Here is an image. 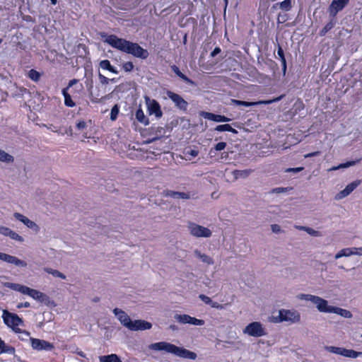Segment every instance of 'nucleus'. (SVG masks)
<instances>
[{"instance_id":"obj_38","label":"nucleus","mask_w":362,"mask_h":362,"mask_svg":"<svg viewBox=\"0 0 362 362\" xmlns=\"http://www.w3.org/2000/svg\"><path fill=\"white\" fill-rule=\"evenodd\" d=\"M326 349L329 352L332 353V354H335L343 356L344 355L345 348H344V347H337V346H327Z\"/></svg>"},{"instance_id":"obj_8","label":"nucleus","mask_w":362,"mask_h":362,"mask_svg":"<svg viewBox=\"0 0 362 362\" xmlns=\"http://www.w3.org/2000/svg\"><path fill=\"white\" fill-rule=\"evenodd\" d=\"M283 97H284V95H280V96H279L277 98H274L272 100H259V101H257V102H248V101H243V100L232 99L231 100V103L233 105H237V106H244V107H249L257 106V105H262V104L269 105V104H272L273 103L279 102V100H281L283 98Z\"/></svg>"},{"instance_id":"obj_36","label":"nucleus","mask_w":362,"mask_h":362,"mask_svg":"<svg viewBox=\"0 0 362 362\" xmlns=\"http://www.w3.org/2000/svg\"><path fill=\"white\" fill-rule=\"evenodd\" d=\"M344 356L351 358L362 357V351H356L353 349H345Z\"/></svg>"},{"instance_id":"obj_53","label":"nucleus","mask_w":362,"mask_h":362,"mask_svg":"<svg viewBox=\"0 0 362 362\" xmlns=\"http://www.w3.org/2000/svg\"><path fill=\"white\" fill-rule=\"evenodd\" d=\"M98 78H99L100 82L103 85H107L110 82V78L105 77V76L101 74L100 72L98 73Z\"/></svg>"},{"instance_id":"obj_62","label":"nucleus","mask_w":362,"mask_h":362,"mask_svg":"<svg viewBox=\"0 0 362 362\" xmlns=\"http://www.w3.org/2000/svg\"><path fill=\"white\" fill-rule=\"evenodd\" d=\"M86 127V123L84 121H79L78 123H76V128L78 130H83Z\"/></svg>"},{"instance_id":"obj_34","label":"nucleus","mask_w":362,"mask_h":362,"mask_svg":"<svg viewBox=\"0 0 362 362\" xmlns=\"http://www.w3.org/2000/svg\"><path fill=\"white\" fill-rule=\"evenodd\" d=\"M39 302L47 305V306H56V303L53 300H52L47 294L42 293L38 299Z\"/></svg>"},{"instance_id":"obj_20","label":"nucleus","mask_w":362,"mask_h":362,"mask_svg":"<svg viewBox=\"0 0 362 362\" xmlns=\"http://www.w3.org/2000/svg\"><path fill=\"white\" fill-rule=\"evenodd\" d=\"M162 194L163 197H171L174 199H189L191 198L189 192H176L170 189L163 190Z\"/></svg>"},{"instance_id":"obj_60","label":"nucleus","mask_w":362,"mask_h":362,"mask_svg":"<svg viewBox=\"0 0 362 362\" xmlns=\"http://www.w3.org/2000/svg\"><path fill=\"white\" fill-rule=\"evenodd\" d=\"M10 228L0 225V234L7 236Z\"/></svg>"},{"instance_id":"obj_64","label":"nucleus","mask_w":362,"mask_h":362,"mask_svg":"<svg viewBox=\"0 0 362 362\" xmlns=\"http://www.w3.org/2000/svg\"><path fill=\"white\" fill-rule=\"evenodd\" d=\"M13 330L16 332V333H23L25 334L26 336H29L30 335V333L25 330H22L20 328H18L16 327H13V328H12Z\"/></svg>"},{"instance_id":"obj_10","label":"nucleus","mask_w":362,"mask_h":362,"mask_svg":"<svg viewBox=\"0 0 362 362\" xmlns=\"http://www.w3.org/2000/svg\"><path fill=\"white\" fill-rule=\"evenodd\" d=\"M30 340L31 346L35 350L51 351L54 349V346L52 343L44 339L30 337Z\"/></svg>"},{"instance_id":"obj_25","label":"nucleus","mask_w":362,"mask_h":362,"mask_svg":"<svg viewBox=\"0 0 362 362\" xmlns=\"http://www.w3.org/2000/svg\"><path fill=\"white\" fill-rule=\"evenodd\" d=\"M4 286L13 291H18L23 294L25 293L28 286L16 283L6 282Z\"/></svg>"},{"instance_id":"obj_4","label":"nucleus","mask_w":362,"mask_h":362,"mask_svg":"<svg viewBox=\"0 0 362 362\" xmlns=\"http://www.w3.org/2000/svg\"><path fill=\"white\" fill-rule=\"evenodd\" d=\"M300 315L297 310L281 309L279 311V315L275 317L274 322H288L290 324L300 322Z\"/></svg>"},{"instance_id":"obj_11","label":"nucleus","mask_w":362,"mask_h":362,"mask_svg":"<svg viewBox=\"0 0 362 362\" xmlns=\"http://www.w3.org/2000/svg\"><path fill=\"white\" fill-rule=\"evenodd\" d=\"M166 95L174 103L177 108L184 112L187 110L189 104L181 95L171 90H167Z\"/></svg>"},{"instance_id":"obj_52","label":"nucleus","mask_w":362,"mask_h":362,"mask_svg":"<svg viewBox=\"0 0 362 362\" xmlns=\"http://www.w3.org/2000/svg\"><path fill=\"white\" fill-rule=\"evenodd\" d=\"M227 144L224 141L218 142L214 146V149L216 151H220L223 150L226 147Z\"/></svg>"},{"instance_id":"obj_37","label":"nucleus","mask_w":362,"mask_h":362,"mask_svg":"<svg viewBox=\"0 0 362 362\" xmlns=\"http://www.w3.org/2000/svg\"><path fill=\"white\" fill-rule=\"evenodd\" d=\"M179 119L180 118L177 117L172 119L170 122L167 123L165 127L166 131L171 132L174 127H177L179 124ZM180 119L184 121L185 117H181Z\"/></svg>"},{"instance_id":"obj_15","label":"nucleus","mask_w":362,"mask_h":362,"mask_svg":"<svg viewBox=\"0 0 362 362\" xmlns=\"http://www.w3.org/2000/svg\"><path fill=\"white\" fill-rule=\"evenodd\" d=\"M148 132L149 135H154V136H153L152 138H149L146 141V144H151L157 140L160 139L163 136V135L165 134L166 129L165 127H151L148 129Z\"/></svg>"},{"instance_id":"obj_31","label":"nucleus","mask_w":362,"mask_h":362,"mask_svg":"<svg viewBox=\"0 0 362 362\" xmlns=\"http://www.w3.org/2000/svg\"><path fill=\"white\" fill-rule=\"evenodd\" d=\"M99 66L101 69L104 70H107L113 74L118 73L117 69L111 65L110 62L108 59H104L100 61Z\"/></svg>"},{"instance_id":"obj_12","label":"nucleus","mask_w":362,"mask_h":362,"mask_svg":"<svg viewBox=\"0 0 362 362\" xmlns=\"http://www.w3.org/2000/svg\"><path fill=\"white\" fill-rule=\"evenodd\" d=\"M175 319L181 324H190L197 326H202L205 322L203 320L197 319L187 314H176Z\"/></svg>"},{"instance_id":"obj_1","label":"nucleus","mask_w":362,"mask_h":362,"mask_svg":"<svg viewBox=\"0 0 362 362\" xmlns=\"http://www.w3.org/2000/svg\"><path fill=\"white\" fill-rule=\"evenodd\" d=\"M101 37L104 38V42L112 47L121 52L132 54L135 57L146 59L148 57L149 53L147 49L141 47L138 43L120 38L115 35L102 33Z\"/></svg>"},{"instance_id":"obj_58","label":"nucleus","mask_w":362,"mask_h":362,"mask_svg":"<svg viewBox=\"0 0 362 362\" xmlns=\"http://www.w3.org/2000/svg\"><path fill=\"white\" fill-rule=\"evenodd\" d=\"M271 229L274 233H279L281 231V226L278 224H272Z\"/></svg>"},{"instance_id":"obj_2","label":"nucleus","mask_w":362,"mask_h":362,"mask_svg":"<svg viewBox=\"0 0 362 362\" xmlns=\"http://www.w3.org/2000/svg\"><path fill=\"white\" fill-rule=\"evenodd\" d=\"M148 349L154 351H163L185 359L196 360L197 358L195 352L167 341L151 344L148 345Z\"/></svg>"},{"instance_id":"obj_57","label":"nucleus","mask_w":362,"mask_h":362,"mask_svg":"<svg viewBox=\"0 0 362 362\" xmlns=\"http://www.w3.org/2000/svg\"><path fill=\"white\" fill-rule=\"evenodd\" d=\"M330 310L329 313H335V314L341 315L343 308L332 305L331 310Z\"/></svg>"},{"instance_id":"obj_46","label":"nucleus","mask_w":362,"mask_h":362,"mask_svg":"<svg viewBox=\"0 0 362 362\" xmlns=\"http://www.w3.org/2000/svg\"><path fill=\"white\" fill-rule=\"evenodd\" d=\"M230 129H231V125H230L228 124L217 125L214 129L215 131L220 132H228V130H230Z\"/></svg>"},{"instance_id":"obj_27","label":"nucleus","mask_w":362,"mask_h":362,"mask_svg":"<svg viewBox=\"0 0 362 362\" xmlns=\"http://www.w3.org/2000/svg\"><path fill=\"white\" fill-rule=\"evenodd\" d=\"M62 93L64 98V105L69 107H73L76 103L73 101L71 95L68 92V88H64L62 90Z\"/></svg>"},{"instance_id":"obj_6","label":"nucleus","mask_w":362,"mask_h":362,"mask_svg":"<svg viewBox=\"0 0 362 362\" xmlns=\"http://www.w3.org/2000/svg\"><path fill=\"white\" fill-rule=\"evenodd\" d=\"M2 318L4 324L11 328H13V327H18L23 324V319L17 314L10 313L6 310L3 311Z\"/></svg>"},{"instance_id":"obj_29","label":"nucleus","mask_w":362,"mask_h":362,"mask_svg":"<svg viewBox=\"0 0 362 362\" xmlns=\"http://www.w3.org/2000/svg\"><path fill=\"white\" fill-rule=\"evenodd\" d=\"M253 170L252 169H245V170H235L233 171V175L235 179L238 178H246L247 177L252 173Z\"/></svg>"},{"instance_id":"obj_16","label":"nucleus","mask_w":362,"mask_h":362,"mask_svg":"<svg viewBox=\"0 0 362 362\" xmlns=\"http://www.w3.org/2000/svg\"><path fill=\"white\" fill-rule=\"evenodd\" d=\"M113 313L124 327L129 328L132 320L124 311L116 308L113 310Z\"/></svg>"},{"instance_id":"obj_22","label":"nucleus","mask_w":362,"mask_h":362,"mask_svg":"<svg viewBox=\"0 0 362 362\" xmlns=\"http://www.w3.org/2000/svg\"><path fill=\"white\" fill-rule=\"evenodd\" d=\"M277 55L281 62L283 76H285L287 70V63L285 57L284 51L279 44H278Z\"/></svg>"},{"instance_id":"obj_56","label":"nucleus","mask_w":362,"mask_h":362,"mask_svg":"<svg viewBox=\"0 0 362 362\" xmlns=\"http://www.w3.org/2000/svg\"><path fill=\"white\" fill-rule=\"evenodd\" d=\"M286 21H287V15L286 14H281V13H279L278 18H277L278 24L284 23Z\"/></svg>"},{"instance_id":"obj_3","label":"nucleus","mask_w":362,"mask_h":362,"mask_svg":"<svg viewBox=\"0 0 362 362\" xmlns=\"http://www.w3.org/2000/svg\"><path fill=\"white\" fill-rule=\"evenodd\" d=\"M298 297L300 300L312 302L316 305V308L321 313H329L330 312L332 305H329L327 300L321 297L305 293H300Z\"/></svg>"},{"instance_id":"obj_39","label":"nucleus","mask_w":362,"mask_h":362,"mask_svg":"<svg viewBox=\"0 0 362 362\" xmlns=\"http://www.w3.org/2000/svg\"><path fill=\"white\" fill-rule=\"evenodd\" d=\"M41 293L42 292L40 291L28 287L25 294L30 296L36 300H38Z\"/></svg>"},{"instance_id":"obj_26","label":"nucleus","mask_w":362,"mask_h":362,"mask_svg":"<svg viewBox=\"0 0 362 362\" xmlns=\"http://www.w3.org/2000/svg\"><path fill=\"white\" fill-rule=\"evenodd\" d=\"M194 253L196 255V257H197L198 258H199L202 260V262L206 263L207 264H209V265L214 264V261L213 258L206 254H202L200 252V250L196 249L194 251Z\"/></svg>"},{"instance_id":"obj_49","label":"nucleus","mask_w":362,"mask_h":362,"mask_svg":"<svg viewBox=\"0 0 362 362\" xmlns=\"http://www.w3.org/2000/svg\"><path fill=\"white\" fill-rule=\"evenodd\" d=\"M134 64L132 62H127L122 64V69L126 72H130L134 69Z\"/></svg>"},{"instance_id":"obj_35","label":"nucleus","mask_w":362,"mask_h":362,"mask_svg":"<svg viewBox=\"0 0 362 362\" xmlns=\"http://www.w3.org/2000/svg\"><path fill=\"white\" fill-rule=\"evenodd\" d=\"M353 250L354 248L351 247H346V248H344L341 250H339L334 256V258L336 259H339L341 257H349L351 255H354V252H353Z\"/></svg>"},{"instance_id":"obj_54","label":"nucleus","mask_w":362,"mask_h":362,"mask_svg":"<svg viewBox=\"0 0 362 362\" xmlns=\"http://www.w3.org/2000/svg\"><path fill=\"white\" fill-rule=\"evenodd\" d=\"M288 191V189L287 187H276V188L272 189L271 192L279 194V193L286 192Z\"/></svg>"},{"instance_id":"obj_48","label":"nucleus","mask_w":362,"mask_h":362,"mask_svg":"<svg viewBox=\"0 0 362 362\" xmlns=\"http://www.w3.org/2000/svg\"><path fill=\"white\" fill-rule=\"evenodd\" d=\"M359 160H350V161H347L346 163H341L339 165V168H349V167H351V166H353L354 165H356L357 163H358Z\"/></svg>"},{"instance_id":"obj_7","label":"nucleus","mask_w":362,"mask_h":362,"mask_svg":"<svg viewBox=\"0 0 362 362\" xmlns=\"http://www.w3.org/2000/svg\"><path fill=\"white\" fill-rule=\"evenodd\" d=\"M244 332L254 337H259L266 335L267 332L259 322H253L248 324L244 329Z\"/></svg>"},{"instance_id":"obj_9","label":"nucleus","mask_w":362,"mask_h":362,"mask_svg":"<svg viewBox=\"0 0 362 362\" xmlns=\"http://www.w3.org/2000/svg\"><path fill=\"white\" fill-rule=\"evenodd\" d=\"M147 110L149 115H154L156 118L159 119L163 116L159 103L155 99H150L148 97L145 98Z\"/></svg>"},{"instance_id":"obj_43","label":"nucleus","mask_w":362,"mask_h":362,"mask_svg":"<svg viewBox=\"0 0 362 362\" xmlns=\"http://www.w3.org/2000/svg\"><path fill=\"white\" fill-rule=\"evenodd\" d=\"M45 272L47 273H48V274H52L54 277H58V278H60L62 279H66V276L63 273L60 272L58 270L53 269H51V268H46L45 269Z\"/></svg>"},{"instance_id":"obj_41","label":"nucleus","mask_w":362,"mask_h":362,"mask_svg":"<svg viewBox=\"0 0 362 362\" xmlns=\"http://www.w3.org/2000/svg\"><path fill=\"white\" fill-rule=\"evenodd\" d=\"M28 76L32 81H33L35 82H37L40 79L41 74L35 69H30L28 73Z\"/></svg>"},{"instance_id":"obj_59","label":"nucleus","mask_w":362,"mask_h":362,"mask_svg":"<svg viewBox=\"0 0 362 362\" xmlns=\"http://www.w3.org/2000/svg\"><path fill=\"white\" fill-rule=\"evenodd\" d=\"M341 316L345 318H351L353 315L351 313V311L346 309H343Z\"/></svg>"},{"instance_id":"obj_21","label":"nucleus","mask_w":362,"mask_h":362,"mask_svg":"<svg viewBox=\"0 0 362 362\" xmlns=\"http://www.w3.org/2000/svg\"><path fill=\"white\" fill-rule=\"evenodd\" d=\"M361 182V180H356L346 186V187L337 195L338 199H342L349 195Z\"/></svg>"},{"instance_id":"obj_19","label":"nucleus","mask_w":362,"mask_h":362,"mask_svg":"<svg viewBox=\"0 0 362 362\" xmlns=\"http://www.w3.org/2000/svg\"><path fill=\"white\" fill-rule=\"evenodd\" d=\"M152 327V324L144 320H132L129 328L132 331L146 330Z\"/></svg>"},{"instance_id":"obj_44","label":"nucleus","mask_w":362,"mask_h":362,"mask_svg":"<svg viewBox=\"0 0 362 362\" xmlns=\"http://www.w3.org/2000/svg\"><path fill=\"white\" fill-rule=\"evenodd\" d=\"M119 107L117 104H115L111 109L110 118L112 121H115L117 119V116L119 115Z\"/></svg>"},{"instance_id":"obj_14","label":"nucleus","mask_w":362,"mask_h":362,"mask_svg":"<svg viewBox=\"0 0 362 362\" xmlns=\"http://www.w3.org/2000/svg\"><path fill=\"white\" fill-rule=\"evenodd\" d=\"M0 259L5 262L14 264L18 267H26L28 266L25 261L6 253L0 252Z\"/></svg>"},{"instance_id":"obj_33","label":"nucleus","mask_w":362,"mask_h":362,"mask_svg":"<svg viewBox=\"0 0 362 362\" xmlns=\"http://www.w3.org/2000/svg\"><path fill=\"white\" fill-rule=\"evenodd\" d=\"M0 161L5 163H13L14 157L0 148Z\"/></svg>"},{"instance_id":"obj_28","label":"nucleus","mask_w":362,"mask_h":362,"mask_svg":"<svg viewBox=\"0 0 362 362\" xmlns=\"http://www.w3.org/2000/svg\"><path fill=\"white\" fill-rule=\"evenodd\" d=\"M99 361L100 362H122L120 357L115 354L100 356Z\"/></svg>"},{"instance_id":"obj_55","label":"nucleus","mask_w":362,"mask_h":362,"mask_svg":"<svg viewBox=\"0 0 362 362\" xmlns=\"http://www.w3.org/2000/svg\"><path fill=\"white\" fill-rule=\"evenodd\" d=\"M304 168L303 167H298V168H289L286 169V173H298L301 172Z\"/></svg>"},{"instance_id":"obj_63","label":"nucleus","mask_w":362,"mask_h":362,"mask_svg":"<svg viewBox=\"0 0 362 362\" xmlns=\"http://www.w3.org/2000/svg\"><path fill=\"white\" fill-rule=\"evenodd\" d=\"M221 52V49L219 47H216L214 50L211 52L210 56L211 57H216L217 54H218Z\"/></svg>"},{"instance_id":"obj_17","label":"nucleus","mask_w":362,"mask_h":362,"mask_svg":"<svg viewBox=\"0 0 362 362\" xmlns=\"http://www.w3.org/2000/svg\"><path fill=\"white\" fill-rule=\"evenodd\" d=\"M13 216L19 221L22 222L23 224H25L28 228L32 229L35 233H37L40 230L39 226L35 223L34 221L30 220L28 218L25 216L24 215L15 212L13 214Z\"/></svg>"},{"instance_id":"obj_23","label":"nucleus","mask_w":362,"mask_h":362,"mask_svg":"<svg viewBox=\"0 0 362 362\" xmlns=\"http://www.w3.org/2000/svg\"><path fill=\"white\" fill-rule=\"evenodd\" d=\"M337 23L336 17L329 16V21L325 25V27L320 31L319 35L320 36H325L327 32L331 30Z\"/></svg>"},{"instance_id":"obj_51","label":"nucleus","mask_w":362,"mask_h":362,"mask_svg":"<svg viewBox=\"0 0 362 362\" xmlns=\"http://www.w3.org/2000/svg\"><path fill=\"white\" fill-rule=\"evenodd\" d=\"M306 233L313 237H319L321 235V233L320 231L315 230L313 228H310V227H308V228L306 229Z\"/></svg>"},{"instance_id":"obj_61","label":"nucleus","mask_w":362,"mask_h":362,"mask_svg":"<svg viewBox=\"0 0 362 362\" xmlns=\"http://www.w3.org/2000/svg\"><path fill=\"white\" fill-rule=\"evenodd\" d=\"M211 306L214 308H216L218 310H223L225 308V305L220 304L218 302H215V301H213Z\"/></svg>"},{"instance_id":"obj_45","label":"nucleus","mask_w":362,"mask_h":362,"mask_svg":"<svg viewBox=\"0 0 362 362\" xmlns=\"http://www.w3.org/2000/svg\"><path fill=\"white\" fill-rule=\"evenodd\" d=\"M7 236H8L12 240H15L18 242H23L24 240V239L22 236L19 235L18 233H16L15 231L11 230V229L8 231V234Z\"/></svg>"},{"instance_id":"obj_13","label":"nucleus","mask_w":362,"mask_h":362,"mask_svg":"<svg viewBox=\"0 0 362 362\" xmlns=\"http://www.w3.org/2000/svg\"><path fill=\"white\" fill-rule=\"evenodd\" d=\"M349 2V0H332L328 8L329 16L336 17L338 12L342 11Z\"/></svg>"},{"instance_id":"obj_42","label":"nucleus","mask_w":362,"mask_h":362,"mask_svg":"<svg viewBox=\"0 0 362 362\" xmlns=\"http://www.w3.org/2000/svg\"><path fill=\"white\" fill-rule=\"evenodd\" d=\"M131 88V83L126 82L117 86L115 90L119 93H124Z\"/></svg>"},{"instance_id":"obj_40","label":"nucleus","mask_w":362,"mask_h":362,"mask_svg":"<svg viewBox=\"0 0 362 362\" xmlns=\"http://www.w3.org/2000/svg\"><path fill=\"white\" fill-rule=\"evenodd\" d=\"M279 8L284 11H288L292 8L291 0H284L281 2H278Z\"/></svg>"},{"instance_id":"obj_30","label":"nucleus","mask_w":362,"mask_h":362,"mask_svg":"<svg viewBox=\"0 0 362 362\" xmlns=\"http://www.w3.org/2000/svg\"><path fill=\"white\" fill-rule=\"evenodd\" d=\"M4 353L15 354L16 349L13 346L6 345L0 337V354Z\"/></svg>"},{"instance_id":"obj_18","label":"nucleus","mask_w":362,"mask_h":362,"mask_svg":"<svg viewBox=\"0 0 362 362\" xmlns=\"http://www.w3.org/2000/svg\"><path fill=\"white\" fill-rule=\"evenodd\" d=\"M199 115L205 119L216 122H228L231 120L230 118L226 117L225 115H217L211 112L205 111H201Z\"/></svg>"},{"instance_id":"obj_50","label":"nucleus","mask_w":362,"mask_h":362,"mask_svg":"<svg viewBox=\"0 0 362 362\" xmlns=\"http://www.w3.org/2000/svg\"><path fill=\"white\" fill-rule=\"evenodd\" d=\"M199 298L206 304L211 305L213 300L209 296L204 294H200Z\"/></svg>"},{"instance_id":"obj_47","label":"nucleus","mask_w":362,"mask_h":362,"mask_svg":"<svg viewBox=\"0 0 362 362\" xmlns=\"http://www.w3.org/2000/svg\"><path fill=\"white\" fill-rule=\"evenodd\" d=\"M184 154L185 156L197 157L199 154V151L197 149H185Z\"/></svg>"},{"instance_id":"obj_24","label":"nucleus","mask_w":362,"mask_h":362,"mask_svg":"<svg viewBox=\"0 0 362 362\" xmlns=\"http://www.w3.org/2000/svg\"><path fill=\"white\" fill-rule=\"evenodd\" d=\"M172 71L179 77L182 80H183L185 82H186L187 84H189V85H195V83L192 80L190 79L189 78H188L186 75H185L184 74H182L180 69L176 66V65H172L170 66Z\"/></svg>"},{"instance_id":"obj_5","label":"nucleus","mask_w":362,"mask_h":362,"mask_svg":"<svg viewBox=\"0 0 362 362\" xmlns=\"http://www.w3.org/2000/svg\"><path fill=\"white\" fill-rule=\"evenodd\" d=\"M187 228L189 233L196 238H209L212 235L210 229L194 222H189Z\"/></svg>"},{"instance_id":"obj_32","label":"nucleus","mask_w":362,"mask_h":362,"mask_svg":"<svg viewBox=\"0 0 362 362\" xmlns=\"http://www.w3.org/2000/svg\"><path fill=\"white\" fill-rule=\"evenodd\" d=\"M135 117L140 123L148 125L149 124V119L146 117L141 108H139L135 113Z\"/></svg>"}]
</instances>
